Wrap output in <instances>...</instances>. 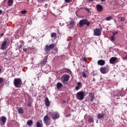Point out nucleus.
Wrapping results in <instances>:
<instances>
[{"instance_id":"nucleus-1","label":"nucleus","mask_w":127,"mask_h":127,"mask_svg":"<svg viewBox=\"0 0 127 127\" xmlns=\"http://www.w3.org/2000/svg\"><path fill=\"white\" fill-rule=\"evenodd\" d=\"M13 84L15 88H20L22 85V81L21 78H16L14 79Z\"/></svg>"},{"instance_id":"nucleus-2","label":"nucleus","mask_w":127,"mask_h":127,"mask_svg":"<svg viewBox=\"0 0 127 127\" xmlns=\"http://www.w3.org/2000/svg\"><path fill=\"white\" fill-rule=\"evenodd\" d=\"M79 24V27H83L85 25H87V26H89L90 22L88 21V19H83L80 20Z\"/></svg>"},{"instance_id":"nucleus-3","label":"nucleus","mask_w":127,"mask_h":127,"mask_svg":"<svg viewBox=\"0 0 127 127\" xmlns=\"http://www.w3.org/2000/svg\"><path fill=\"white\" fill-rule=\"evenodd\" d=\"M56 46V45L55 44H51L50 45H46L45 46V47L44 48V50L46 52H50V50H52V49H53L54 47Z\"/></svg>"},{"instance_id":"nucleus-4","label":"nucleus","mask_w":127,"mask_h":127,"mask_svg":"<svg viewBox=\"0 0 127 127\" xmlns=\"http://www.w3.org/2000/svg\"><path fill=\"white\" fill-rule=\"evenodd\" d=\"M76 97L78 100L80 101H82V100H84V92L83 91L78 92L76 95Z\"/></svg>"},{"instance_id":"nucleus-5","label":"nucleus","mask_w":127,"mask_h":127,"mask_svg":"<svg viewBox=\"0 0 127 127\" xmlns=\"http://www.w3.org/2000/svg\"><path fill=\"white\" fill-rule=\"evenodd\" d=\"M50 120H51L50 117H49L48 115H46L43 118L44 124H45L46 126H49V125H50Z\"/></svg>"},{"instance_id":"nucleus-6","label":"nucleus","mask_w":127,"mask_h":127,"mask_svg":"<svg viewBox=\"0 0 127 127\" xmlns=\"http://www.w3.org/2000/svg\"><path fill=\"white\" fill-rule=\"evenodd\" d=\"M102 34V31L100 28H96L94 30V36H100Z\"/></svg>"},{"instance_id":"nucleus-7","label":"nucleus","mask_w":127,"mask_h":127,"mask_svg":"<svg viewBox=\"0 0 127 127\" xmlns=\"http://www.w3.org/2000/svg\"><path fill=\"white\" fill-rule=\"evenodd\" d=\"M69 79H70V75L65 74L64 77L63 83L64 84H68V81H69Z\"/></svg>"},{"instance_id":"nucleus-8","label":"nucleus","mask_w":127,"mask_h":127,"mask_svg":"<svg viewBox=\"0 0 127 127\" xmlns=\"http://www.w3.org/2000/svg\"><path fill=\"white\" fill-rule=\"evenodd\" d=\"M96 9L98 12H102L103 10H104V7L101 4H97L96 5Z\"/></svg>"},{"instance_id":"nucleus-9","label":"nucleus","mask_w":127,"mask_h":127,"mask_svg":"<svg viewBox=\"0 0 127 127\" xmlns=\"http://www.w3.org/2000/svg\"><path fill=\"white\" fill-rule=\"evenodd\" d=\"M60 117V116L58 113H55L53 114L51 116L52 120H57V119H59Z\"/></svg>"},{"instance_id":"nucleus-10","label":"nucleus","mask_w":127,"mask_h":127,"mask_svg":"<svg viewBox=\"0 0 127 127\" xmlns=\"http://www.w3.org/2000/svg\"><path fill=\"white\" fill-rule=\"evenodd\" d=\"M48 59V56L45 57V58L43 60L41 61L40 62V64L42 66H44L45 64H46V62H47V60Z\"/></svg>"},{"instance_id":"nucleus-11","label":"nucleus","mask_w":127,"mask_h":127,"mask_svg":"<svg viewBox=\"0 0 127 127\" xmlns=\"http://www.w3.org/2000/svg\"><path fill=\"white\" fill-rule=\"evenodd\" d=\"M100 70L102 74H107L108 73L107 68L105 67H101L100 69Z\"/></svg>"},{"instance_id":"nucleus-12","label":"nucleus","mask_w":127,"mask_h":127,"mask_svg":"<svg viewBox=\"0 0 127 127\" xmlns=\"http://www.w3.org/2000/svg\"><path fill=\"white\" fill-rule=\"evenodd\" d=\"M7 45V41H4L2 43L0 47L1 50H4L5 47Z\"/></svg>"},{"instance_id":"nucleus-13","label":"nucleus","mask_w":127,"mask_h":127,"mask_svg":"<svg viewBox=\"0 0 127 127\" xmlns=\"http://www.w3.org/2000/svg\"><path fill=\"white\" fill-rule=\"evenodd\" d=\"M89 96L91 98V103H93V102H94V100L95 99V94L94 93H89Z\"/></svg>"},{"instance_id":"nucleus-14","label":"nucleus","mask_w":127,"mask_h":127,"mask_svg":"<svg viewBox=\"0 0 127 127\" xmlns=\"http://www.w3.org/2000/svg\"><path fill=\"white\" fill-rule=\"evenodd\" d=\"M97 64L100 66H104V65H105V64H106V62H105L104 60H100L98 61Z\"/></svg>"},{"instance_id":"nucleus-15","label":"nucleus","mask_w":127,"mask_h":127,"mask_svg":"<svg viewBox=\"0 0 127 127\" xmlns=\"http://www.w3.org/2000/svg\"><path fill=\"white\" fill-rule=\"evenodd\" d=\"M118 60V58L116 57H112L110 60V63L111 64H114L116 61Z\"/></svg>"},{"instance_id":"nucleus-16","label":"nucleus","mask_w":127,"mask_h":127,"mask_svg":"<svg viewBox=\"0 0 127 127\" xmlns=\"http://www.w3.org/2000/svg\"><path fill=\"white\" fill-rule=\"evenodd\" d=\"M75 25V21H70L69 23L68 24V26H69V28H73L74 26Z\"/></svg>"},{"instance_id":"nucleus-17","label":"nucleus","mask_w":127,"mask_h":127,"mask_svg":"<svg viewBox=\"0 0 127 127\" xmlns=\"http://www.w3.org/2000/svg\"><path fill=\"white\" fill-rule=\"evenodd\" d=\"M45 105L47 107H49L50 106V102H49V99L47 97L45 98Z\"/></svg>"},{"instance_id":"nucleus-18","label":"nucleus","mask_w":127,"mask_h":127,"mask_svg":"<svg viewBox=\"0 0 127 127\" xmlns=\"http://www.w3.org/2000/svg\"><path fill=\"white\" fill-rule=\"evenodd\" d=\"M105 118V114L99 113L97 115V119H104Z\"/></svg>"},{"instance_id":"nucleus-19","label":"nucleus","mask_w":127,"mask_h":127,"mask_svg":"<svg viewBox=\"0 0 127 127\" xmlns=\"http://www.w3.org/2000/svg\"><path fill=\"white\" fill-rule=\"evenodd\" d=\"M13 4V0H8L7 1L8 6H11Z\"/></svg>"},{"instance_id":"nucleus-20","label":"nucleus","mask_w":127,"mask_h":127,"mask_svg":"<svg viewBox=\"0 0 127 127\" xmlns=\"http://www.w3.org/2000/svg\"><path fill=\"white\" fill-rule=\"evenodd\" d=\"M1 119L3 125H4L5 124V122H6V117H5V116H2L1 117Z\"/></svg>"},{"instance_id":"nucleus-21","label":"nucleus","mask_w":127,"mask_h":127,"mask_svg":"<svg viewBox=\"0 0 127 127\" xmlns=\"http://www.w3.org/2000/svg\"><path fill=\"white\" fill-rule=\"evenodd\" d=\"M81 86H82V84H81V82H78L77 83V86H76L75 87V90H76V91H78V90L80 89Z\"/></svg>"},{"instance_id":"nucleus-22","label":"nucleus","mask_w":127,"mask_h":127,"mask_svg":"<svg viewBox=\"0 0 127 127\" xmlns=\"http://www.w3.org/2000/svg\"><path fill=\"white\" fill-rule=\"evenodd\" d=\"M51 37L52 38H57V33H52L51 34Z\"/></svg>"},{"instance_id":"nucleus-23","label":"nucleus","mask_w":127,"mask_h":127,"mask_svg":"<svg viewBox=\"0 0 127 127\" xmlns=\"http://www.w3.org/2000/svg\"><path fill=\"white\" fill-rule=\"evenodd\" d=\"M18 112L19 114L22 115V114H23V113H24L23 109H22V108H21V107H20L18 110Z\"/></svg>"},{"instance_id":"nucleus-24","label":"nucleus","mask_w":127,"mask_h":127,"mask_svg":"<svg viewBox=\"0 0 127 127\" xmlns=\"http://www.w3.org/2000/svg\"><path fill=\"white\" fill-rule=\"evenodd\" d=\"M63 85L62 83L61 82H58L57 84V89H60V88H61V87H62Z\"/></svg>"},{"instance_id":"nucleus-25","label":"nucleus","mask_w":127,"mask_h":127,"mask_svg":"<svg viewBox=\"0 0 127 127\" xmlns=\"http://www.w3.org/2000/svg\"><path fill=\"white\" fill-rule=\"evenodd\" d=\"M64 70L66 73H68V74H71L72 73V71L69 68H64Z\"/></svg>"},{"instance_id":"nucleus-26","label":"nucleus","mask_w":127,"mask_h":127,"mask_svg":"<svg viewBox=\"0 0 127 127\" xmlns=\"http://www.w3.org/2000/svg\"><path fill=\"white\" fill-rule=\"evenodd\" d=\"M27 125H28V126H31V125H33V121L28 120L27 122Z\"/></svg>"},{"instance_id":"nucleus-27","label":"nucleus","mask_w":127,"mask_h":127,"mask_svg":"<svg viewBox=\"0 0 127 127\" xmlns=\"http://www.w3.org/2000/svg\"><path fill=\"white\" fill-rule=\"evenodd\" d=\"M88 123H89V124H91V123H94V118L91 117L88 119Z\"/></svg>"},{"instance_id":"nucleus-28","label":"nucleus","mask_w":127,"mask_h":127,"mask_svg":"<svg viewBox=\"0 0 127 127\" xmlns=\"http://www.w3.org/2000/svg\"><path fill=\"white\" fill-rule=\"evenodd\" d=\"M112 19H113V17L112 16H108L107 18H106V20H107V21H109L110 20H112Z\"/></svg>"},{"instance_id":"nucleus-29","label":"nucleus","mask_w":127,"mask_h":127,"mask_svg":"<svg viewBox=\"0 0 127 127\" xmlns=\"http://www.w3.org/2000/svg\"><path fill=\"white\" fill-rule=\"evenodd\" d=\"M37 127H42V124H41L39 122H38L37 123V125H36Z\"/></svg>"},{"instance_id":"nucleus-30","label":"nucleus","mask_w":127,"mask_h":127,"mask_svg":"<svg viewBox=\"0 0 127 127\" xmlns=\"http://www.w3.org/2000/svg\"><path fill=\"white\" fill-rule=\"evenodd\" d=\"M82 75L83 78H87V74L85 71L82 72Z\"/></svg>"},{"instance_id":"nucleus-31","label":"nucleus","mask_w":127,"mask_h":127,"mask_svg":"<svg viewBox=\"0 0 127 127\" xmlns=\"http://www.w3.org/2000/svg\"><path fill=\"white\" fill-rule=\"evenodd\" d=\"M111 40H112V41H115V39H116V38L115 37V36L113 35L111 36Z\"/></svg>"},{"instance_id":"nucleus-32","label":"nucleus","mask_w":127,"mask_h":127,"mask_svg":"<svg viewBox=\"0 0 127 127\" xmlns=\"http://www.w3.org/2000/svg\"><path fill=\"white\" fill-rule=\"evenodd\" d=\"M64 1L66 3H69V2H71V1H72V0H64Z\"/></svg>"},{"instance_id":"nucleus-33","label":"nucleus","mask_w":127,"mask_h":127,"mask_svg":"<svg viewBox=\"0 0 127 127\" xmlns=\"http://www.w3.org/2000/svg\"><path fill=\"white\" fill-rule=\"evenodd\" d=\"M3 78L2 77H0V84H1V83H3Z\"/></svg>"},{"instance_id":"nucleus-34","label":"nucleus","mask_w":127,"mask_h":127,"mask_svg":"<svg viewBox=\"0 0 127 127\" xmlns=\"http://www.w3.org/2000/svg\"><path fill=\"white\" fill-rule=\"evenodd\" d=\"M125 17H121V18H120V21H125Z\"/></svg>"},{"instance_id":"nucleus-35","label":"nucleus","mask_w":127,"mask_h":127,"mask_svg":"<svg viewBox=\"0 0 127 127\" xmlns=\"http://www.w3.org/2000/svg\"><path fill=\"white\" fill-rule=\"evenodd\" d=\"M26 12H27L26 10H22L21 11V13H22V14H25Z\"/></svg>"},{"instance_id":"nucleus-36","label":"nucleus","mask_w":127,"mask_h":127,"mask_svg":"<svg viewBox=\"0 0 127 127\" xmlns=\"http://www.w3.org/2000/svg\"><path fill=\"white\" fill-rule=\"evenodd\" d=\"M67 103H68V102L66 101V100H63V101H62L63 104H67Z\"/></svg>"},{"instance_id":"nucleus-37","label":"nucleus","mask_w":127,"mask_h":127,"mask_svg":"<svg viewBox=\"0 0 127 127\" xmlns=\"http://www.w3.org/2000/svg\"><path fill=\"white\" fill-rule=\"evenodd\" d=\"M7 52H8V51L6 50V51L4 53V56H5L6 55H7Z\"/></svg>"},{"instance_id":"nucleus-38","label":"nucleus","mask_w":127,"mask_h":127,"mask_svg":"<svg viewBox=\"0 0 127 127\" xmlns=\"http://www.w3.org/2000/svg\"><path fill=\"white\" fill-rule=\"evenodd\" d=\"M23 46V45H22V44L20 45L18 47V49H20V48H21Z\"/></svg>"},{"instance_id":"nucleus-39","label":"nucleus","mask_w":127,"mask_h":127,"mask_svg":"<svg viewBox=\"0 0 127 127\" xmlns=\"http://www.w3.org/2000/svg\"><path fill=\"white\" fill-rule=\"evenodd\" d=\"M86 10L88 11V12H90V8H84Z\"/></svg>"},{"instance_id":"nucleus-40","label":"nucleus","mask_w":127,"mask_h":127,"mask_svg":"<svg viewBox=\"0 0 127 127\" xmlns=\"http://www.w3.org/2000/svg\"><path fill=\"white\" fill-rule=\"evenodd\" d=\"M113 36H115V35H116V34H118V31H116L115 32H113Z\"/></svg>"},{"instance_id":"nucleus-41","label":"nucleus","mask_w":127,"mask_h":127,"mask_svg":"<svg viewBox=\"0 0 127 127\" xmlns=\"http://www.w3.org/2000/svg\"><path fill=\"white\" fill-rule=\"evenodd\" d=\"M54 50L55 52H58V48H55Z\"/></svg>"},{"instance_id":"nucleus-42","label":"nucleus","mask_w":127,"mask_h":127,"mask_svg":"<svg viewBox=\"0 0 127 127\" xmlns=\"http://www.w3.org/2000/svg\"><path fill=\"white\" fill-rule=\"evenodd\" d=\"M23 52H27V49H26V48H24V49H23Z\"/></svg>"},{"instance_id":"nucleus-43","label":"nucleus","mask_w":127,"mask_h":127,"mask_svg":"<svg viewBox=\"0 0 127 127\" xmlns=\"http://www.w3.org/2000/svg\"><path fill=\"white\" fill-rule=\"evenodd\" d=\"M28 107H31V102H29L27 104Z\"/></svg>"},{"instance_id":"nucleus-44","label":"nucleus","mask_w":127,"mask_h":127,"mask_svg":"<svg viewBox=\"0 0 127 127\" xmlns=\"http://www.w3.org/2000/svg\"><path fill=\"white\" fill-rule=\"evenodd\" d=\"M83 61H85V62L87 61V58L86 57L83 58Z\"/></svg>"},{"instance_id":"nucleus-45","label":"nucleus","mask_w":127,"mask_h":127,"mask_svg":"<svg viewBox=\"0 0 127 127\" xmlns=\"http://www.w3.org/2000/svg\"><path fill=\"white\" fill-rule=\"evenodd\" d=\"M123 60H126V59H127V57L123 58Z\"/></svg>"},{"instance_id":"nucleus-46","label":"nucleus","mask_w":127,"mask_h":127,"mask_svg":"<svg viewBox=\"0 0 127 127\" xmlns=\"http://www.w3.org/2000/svg\"><path fill=\"white\" fill-rule=\"evenodd\" d=\"M92 81H93V82H95V81H96V79H95V78H94L93 79Z\"/></svg>"},{"instance_id":"nucleus-47","label":"nucleus","mask_w":127,"mask_h":127,"mask_svg":"<svg viewBox=\"0 0 127 127\" xmlns=\"http://www.w3.org/2000/svg\"><path fill=\"white\" fill-rule=\"evenodd\" d=\"M3 35H4L3 33H1L0 34V36H2Z\"/></svg>"},{"instance_id":"nucleus-48","label":"nucleus","mask_w":127,"mask_h":127,"mask_svg":"<svg viewBox=\"0 0 127 127\" xmlns=\"http://www.w3.org/2000/svg\"><path fill=\"white\" fill-rule=\"evenodd\" d=\"M66 118H67V117H70V115H66L65 116Z\"/></svg>"},{"instance_id":"nucleus-49","label":"nucleus","mask_w":127,"mask_h":127,"mask_svg":"<svg viewBox=\"0 0 127 127\" xmlns=\"http://www.w3.org/2000/svg\"><path fill=\"white\" fill-rule=\"evenodd\" d=\"M89 0V1H90V2H92V1H93V0Z\"/></svg>"},{"instance_id":"nucleus-50","label":"nucleus","mask_w":127,"mask_h":127,"mask_svg":"<svg viewBox=\"0 0 127 127\" xmlns=\"http://www.w3.org/2000/svg\"><path fill=\"white\" fill-rule=\"evenodd\" d=\"M2 11L0 10V14H1Z\"/></svg>"},{"instance_id":"nucleus-51","label":"nucleus","mask_w":127,"mask_h":127,"mask_svg":"<svg viewBox=\"0 0 127 127\" xmlns=\"http://www.w3.org/2000/svg\"><path fill=\"white\" fill-rule=\"evenodd\" d=\"M96 123H97V124H98V123H99V120H97Z\"/></svg>"},{"instance_id":"nucleus-52","label":"nucleus","mask_w":127,"mask_h":127,"mask_svg":"<svg viewBox=\"0 0 127 127\" xmlns=\"http://www.w3.org/2000/svg\"><path fill=\"white\" fill-rule=\"evenodd\" d=\"M106 0H101V1H105Z\"/></svg>"},{"instance_id":"nucleus-53","label":"nucleus","mask_w":127,"mask_h":127,"mask_svg":"<svg viewBox=\"0 0 127 127\" xmlns=\"http://www.w3.org/2000/svg\"><path fill=\"white\" fill-rule=\"evenodd\" d=\"M1 72V69L0 68V73Z\"/></svg>"},{"instance_id":"nucleus-54","label":"nucleus","mask_w":127,"mask_h":127,"mask_svg":"<svg viewBox=\"0 0 127 127\" xmlns=\"http://www.w3.org/2000/svg\"><path fill=\"white\" fill-rule=\"evenodd\" d=\"M1 121V120L0 119V121Z\"/></svg>"},{"instance_id":"nucleus-55","label":"nucleus","mask_w":127,"mask_h":127,"mask_svg":"<svg viewBox=\"0 0 127 127\" xmlns=\"http://www.w3.org/2000/svg\"><path fill=\"white\" fill-rule=\"evenodd\" d=\"M3 127H5L4 126Z\"/></svg>"}]
</instances>
